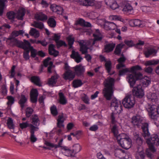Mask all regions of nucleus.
<instances>
[{
  "label": "nucleus",
  "mask_w": 159,
  "mask_h": 159,
  "mask_svg": "<svg viewBox=\"0 0 159 159\" xmlns=\"http://www.w3.org/2000/svg\"><path fill=\"white\" fill-rule=\"evenodd\" d=\"M148 127V123H144L142 124L141 128L143 130V136L147 139L146 142L149 146V148L146 151V155L148 157L152 159L154 156L153 153L156 151L154 145H159V138L157 135L153 134L150 138L147 139L150 135Z\"/></svg>",
  "instance_id": "f257e3e1"
},
{
  "label": "nucleus",
  "mask_w": 159,
  "mask_h": 159,
  "mask_svg": "<svg viewBox=\"0 0 159 159\" xmlns=\"http://www.w3.org/2000/svg\"><path fill=\"white\" fill-rule=\"evenodd\" d=\"M115 82V79L110 77H108L104 81L105 87L103 89L102 93L107 100H110L113 95Z\"/></svg>",
  "instance_id": "f03ea898"
},
{
  "label": "nucleus",
  "mask_w": 159,
  "mask_h": 159,
  "mask_svg": "<svg viewBox=\"0 0 159 159\" xmlns=\"http://www.w3.org/2000/svg\"><path fill=\"white\" fill-rule=\"evenodd\" d=\"M117 140L120 146L125 149L129 148L131 146L132 141L129 136L125 133L119 134Z\"/></svg>",
  "instance_id": "7ed1b4c3"
},
{
  "label": "nucleus",
  "mask_w": 159,
  "mask_h": 159,
  "mask_svg": "<svg viewBox=\"0 0 159 159\" xmlns=\"http://www.w3.org/2000/svg\"><path fill=\"white\" fill-rule=\"evenodd\" d=\"M122 103L125 108L130 109L134 107L135 104V100L133 96L127 95L123 99Z\"/></svg>",
  "instance_id": "20e7f679"
},
{
  "label": "nucleus",
  "mask_w": 159,
  "mask_h": 159,
  "mask_svg": "<svg viewBox=\"0 0 159 159\" xmlns=\"http://www.w3.org/2000/svg\"><path fill=\"white\" fill-rule=\"evenodd\" d=\"M143 75L142 74L139 72L135 74H128L127 79L130 85V86L133 88L136 83V80L142 79Z\"/></svg>",
  "instance_id": "39448f33"
},
{
  "label": "nucleus",
  "mask_w": 159,
  "mask_h": 159,
  "mask_svg": "<svg viewBox=\"0 0 159 159\" xmlns=\"http://www.w3.org/2000/svg\"><path fill=\"white\" fill-rule=\"evenodd\" d=\"M147 109L151 118L154 120H157L159 115V105L157 108L154 105H148Z\"/></svg>",
  "instance_id": "423d86ee"
},
{
  "label": "nucleus",
  "mask_w": 159,
  "mask_h": 159,
  "mask_svg": "<svg viewBox=\"0 0 159 159\" xmlns=\"http://www.w3.org/2000/svg\"><path fill=\"white\" fill-rule=\"evenodd\" d=\"M133 95L135 97L141 98L144 95V92L141 85H138L133 88L132 90Z\"/></svg>",
  "instance_id": "0eeeda50"
},
{
  "label": "nucleus",
  "mask_w": 159,
  "mask_h": 159,
  "mask_svg": "<svg viewBox=\"0 0 159 159\" xmlns=\"http://www.w3.org/2000/svg\"><path fill=\"white\" fill-rule=\"evenodd\" d=\"M74 73L75 76L78 77H84L85 71V69L84 66L82 64H79L73 67Z\"/></svg>",
  "instance_id": "6e6552de"
},
{
  "label": "nucleus",
  "mask_w": 159,
  "mask_h": 159,
  "mask_svg": "<svg viewBox=\"0 0 159 159\" xmlns=\"http://www.w3.org/2000/svg\"><path fill=\"white\" fill-rule=\"evenodd\" d=\"M111 107L114 108L115 111L117 113H120L122 110V107L120 102L116 99L112 100Z\"/></svg>",
  "instance_id": "1a4fd4ad"
},
{
  "label": "nucleus",
  "mask_w": 159,
  "mask_h": 159,
  "mask_svg": "<svg viewBox=\"0 0 159 159\" xmlns=\"http://www.w3.org/2000/svg\"><path fill=\"white\" fill-rule=\"evenodd\" d=\"M143 120V118L140 116H133L131 119V123L135 127L139 128Z\"/></svg>",
  "instance_id": "9d476101"
},
{
  "label": "nucleus",
  "mask_w": 159,
  "mask_h": 159,
  "mask_svg": "<svg viewBox=\"0 0 159 159\" xmlns=\"http://www.w3.org/2000/svg\"><path fill=\"white\" fill-rule=\"evenodd\" d=\"M93 36L94 37V38L92 44V45H94L96 41H101L103 37L98 29L96 30L95 33L93 34Z\"/></svg>",
  "instance_id": "9b49d317"
},
{
  "label": "nucleus",
  "mask_w": 159,
  "mask_h": 159,
  "mask_svg": "<svg viewBox=\"0 0 159 159\" xmlns=\"http://www.w3.org/2000/svg\"><path fill=\"white\" fill-rule=\"evenodd\" d=\"M75 77V75L72 70L65 71L63 74V79L66 80H68L69 81L73 80Z\"/></svg>",
  "instance_id": "f8f14e48"
},
{
  "label": "nucleus",
  "mask_w": 159,
  "mask_h": 159,
  "mask_svg": "<svg viewBox=\"0 0 159 159\" xmlns=\"http://www.w3.org/2000/svg\"><path fill=\"white\" fill-rule=\"evenodd\" d=\"M121 8H122V11L125 13L130 14L133 12V9L132 7L129 3L123 5Z\"/></svg>",
  "instance_id": "ddd939ff"
},
{
  "label": "nucleus",
  "mask_w": 159,
  "mask_h": 159,
  "mask_svg": "<svg viewBox=\"0 0 159 159\" xmlns=\"http://www.w3.org/2000/svg\"><path fill=\"white\" fill-rule=\"evenodd\" d=\"M24 33L23 30H20L19 31L14 30L12 32L11 34L9 37L7 39V41H11L14 40V39H16L15 37L18 36Z\"/></svg>",
  "instance_id": "4468645a"
},
{
  "label": "nucleus",
  "mask_w": 159,
  "mask_h": 159,
  "mask_svg": "<svg viewBox=\"0 0 159 159\" xmlns=\"http://www.w3.org/2000/svg\"><path fill=\"white\" fill-rule=\"evenodd\" d=\"M38 95V93L37 89H33L31 90L30 97L32 102L34 103L37 102Z\"/></svg>",
  "instance_id": "2eb2a0df"
},
{
  "label": "nucleus",
  "mask_w": 159,
  "mask_h": 159,
  "mask_svg": "<svg viewBox=\"0 0 159 159\" xmlns=\"http://www.w3.org/2000/svg\"><path fill=\"white\" fill-rule=\"evenodd\" d=\"M105 4L109 6L113 10H115L119 7L115 0H105Z\"/></svg>",
  "instance_id": "dca6fc26"
},
{
  "label": "nucleus",
  "mask_w": 159,
  "mask_h": 159,
  "mask_svg": "<svg viewBox=\"0 0 159 159\" xmlns=\"http://www.w3.org/2000/svg\"><path fill=\"white\" fill-rule=\"evenodd\" d=\"M70 57L75 59V61L77 63L80 62L82 59V58L80 56L78 52L72 50Z\"/></svg>",
  "instance_id": "f3484780"
},
{
  "label": "nucleus",
  "mask_w": 159,
  "mask_h": 159,
  "mask_svg": "<svg viewBox=\"0 0 159 159\" xmlns=\"http://www.w3.org/2000/svg\"><path fill=\"white\" fill-rule=\"evenodd\" d=\"M55 46L52 44L49 45L48 47V52L50 55L56 57L58 56L59 52L55 49Z\"/></svg>",
  "instance_id": "a211bd4d"
},
{
  "label": "nucleus",
  "mask_w": 159,
  "mask_h": 159,
  "mask_svg": "<svg viewBox=\"0 0 159 159\" xmlns=\"http://www.w3.org/2000/svg\"><path fill=\"white\" fill-rule=\"evenodd\" d=\"M55 75L52 76L51 78L49 79L48 81L49 85L51 86H53L57 81V80L59 76L57 74L56 71H55Z\"/></svg>",
  "instance_id": "6ab92c4d"
},
{
  "label": "nucleus",
  "mask_w": 159,
  "mask_h": 159,
  "mask_svg": "<svg viewBox=\"0 0 159 159\" xmlns=\"http://www.w3.org/2000/svg\"><path fill=\"white\" fill-rule=\"evenodd\" d=\"M157 53V51L152 48H149L144 51V54L146 57H148L151 55L155 56Z\"/></svg>",
  "instance_id": "aec40b11"
},
{
  "label": "nucleus",
  "mask_w": 159,
  "mask_h": 159,
  "mask_svg": "<svg viewBox=\"0 0 159 159\" xmlns=\"http://www.w3.org/2000/svg\"><path fill=\"white\" fill-rule=\"evenodd\" d=\"M147 97L152 102L156 103L158 101V96L155 93H149L147 95Z\"/></svg>",
  "instance_id": "412c9836"
},
{
  "label": "nucleus",
  "mask_w": 159,
  "mask_h": 159,
  "mask_svg": "<svg viewBox=\"0 0 159 159\" xmlns=\"http://www.w3.org/2000/svg\"><path fill=\"white\" fill-rule=\"evenodd\" d=\"M63 141V139H61L60 140L58 143V144L57 145L54 144L53 143H51L47 141H45L44 143L46 146L50 147L51 148H57L58 147H61L62 148H63V147H63L62 146Z\"/></svg>",
  "instance_id": "4be33fe9"
},
{
  "label": "nucleus",
  "mask_w": 159,
  "mask_h": 159,
  "mask_svg": "<svg viewBox=\"0 0 159 159\" xmlns=\"http://www.w3.org/2000/svg\"><path fill=\"white\" fill-rule=\"evenodd\" d=\"M115 155L116 157L122 159L125 158V153L124 151L121 149H117L115 151Z\"/></svg>",
  "instance_id": "5701e85b"
},
{
  "label": "nucleus",
  "mask_w": 159,
  "mask_h": 159,
  "mask_svg": "<svg viewBox=\"0 0 159 159\" xmlns=\"http://www.w3.org/2000/svg\"><path fill=\"white\" fill-rule=\"evenodd\" d=\"M104 27L107 30H113L116 27V25L113 22H107L104 25Z\"/></svg>",
  "instance_id": "b1692460"
},
{
  "label": "nucleus",
  "mask_w": 159,
  "mask_h": 159,
  "mask_svg": "<svg viewBox=\"0 0 159 159\" xmlns=\"http://www.w3.org/2000/svg\"><path fill=\"white\" fill-rule=\"evenodd\" d=\"M26 12L25 9L23 7L20 8L18 12L17 18L19 20H22Z\"/></svg>",
  "instance_id": "393cba45"
},
{
  "label": "nucleus",
  "mask_w": 159,
  "mask_h": 159,
  "mask_svg": "<svg viewBox=\"0 0 159 159\" xmlns=\"http://www.w3.org/2000/svg\"><path fill=\"white\" fill-rule=\"evenodd\" d=\"M10 41L13 42V44L15 45L19 48H22V49L27 48V47L24 46L25 45L24 43L18 40L17 39H14V40Z\"/></svg>",
  "instance_id": "a878e982"
},
{
  "label": "nucleus",
  "mask_w": 159,
  "mask_h": 159,
  "mask_svg": "<svg viewBox=\"0 0 159 159\" xmlns=\"http://www.w3.org/2000/svg\"><path fill=\"white\" fill-rule=\"evenodd\" d=\"M105 66L107 73H108L110 75H111L115 73V71H113L111 73L112 66L111 63L110 61H107L105 63Z\"/></svg>",
  "instance_id": "bb28decb"
},
{
  "label": "nucleus",
  "mask_w": 159,
  "mask_h": 159,
  "mask_svg": "<svg viewBox=\"0 0 159 159\" xmlns=\"http://www.w3.org/2000/svg\"><path fill=\"white\" fill-rule=\"evenodd\" d=\"M62 149L64 151H63V153H64V155L67 156L74 157L75 155L73 153V152L71 150L69 149L66 147H65L62 148Z\"/></svg>",
  "instance_id": "cd10ccee"
},
{
  "label": "nucleus",
  "mask_w": 159,
  "mask_h": 159,
  "mask_svg": "<svg viewBox=\"0 0 159 159\" xmlns=\"http://www.w3.org/2000/svg\"><path fill=\"white\" fill-rule=\"evenodd\" d=\"M27 99L25 95L21 94L20 98L19 101L18 103L20 104V107L22 109L25 106V104L27 101Z\"/></svg>",
  "instance_id": "c85d7f7f"
},
{
  "label": "nucleus",
  "mask_w": 159,
  "mask_h": 159,
  "mask_svg": "<svg viewBox=\"0 0 159 159\" xmlns=\"http://www.w3.org/2000/svg\"><path fill=\"white\" fill-rule=\"evenodd\" d=\"M115 46V44L112 43L106 44L105 46L104 52H109L112 51Z\"/></svg>",
  "instance_id": "c756f323"
},
{
  "label": "nucleus",
  "mask_w": 159,
  "mask_h": 159,
  "mask_svg": "<svg viewBox=\"0 0 159 159\" xmlns=\"http://www.w3.org/2000/svg\"><path fill=\"white\" fill-rule=\"evenodd\" d=\"M124 45V44H119L117 45L114 51V53L116 55H120L121 52V49Z\"/></svg>",
  "instance_id": "7c9ffc66"
},
{
  "label": "nucleus",
  "mask_w": 159,
  "mask_h": 159,
  "mask_svg": "<svg viewBox=\"0 0 159 159\" xmlns=\"http://www.w3.org/2000/svg\"><path fill=\"white\" fill-rule=\"evenodd\" d=\"M94 2L95 0H82L81 4L86 6H92L94 5Z\"/></svg>",
  "instance_id": "2f4dec72"
},
{
  "label": "nucleus",
  "mask_w": 159,
  "mask_h": 159,
  "mask_svg": "<svg viewBox=\"0 0 159 159\" xmlns=\"http://www.w3.org/2000/svg\"><path fill=\"white\" fill-rule=\"evenodd\" d=\"M129 69L130 70V72L132 73L133 74L138 73L139 72H136L137 71L142 70L141 67L140 66L138 65L133 66L129 68Z\"/></svg>",
  "instance_id": "473e14b6"
},
{
  "label": "nucleus",
  "mask_w": 159,
  "mask_h": 159,
  "mask_svg": "<svg viewBox=\"0 0 159 159\" xmlns=\"http://www.w3.org/2000/svg\"><path fill=\"white\" fill-rule=\"evenodd\" d=\"M83 84L81 80L80 79L75 80L72 82L73 87L74 88H77L80 87Z\"/></svg>",
  "instance_id": "72a5a7b5"
},
{
  "label": "nucleus",
  "mask_w": 159,
  "mask_h": 159,
  "mask_svg": "<svg viewBox=\"0 0 159 159\" xmlns=\"http://www.w3.org/2000/svg\"><path fill=\"white\" fill-rule=\"evenodd\" d=\"M49 5L48 0H40V7L46 11Z\"/></svg>",
  "instance_id": "f704fd0d"
},
{
  "label": "nucleus",
  "mask_w": 159,
  "mask_h": 159,
  "mask_svg": "<svg viewBox=\"0 0 159 159\" xmlns=\"http://www.w3.org/2000/svg\"><path fill=\"white\" fill-rule=\"evenodd\" d=\"M30 120L32 125L36 126L38 125L39 119L38 116L36 115H32L31 118Z\"/></svg>",
  "instance_id": "c9c22d12"
},
{
  "label": "nucleus",
  "mask_w": 159,
  "mask_h": 159,
  "mask_svg": "<svg viewBox=\"0 0 159 159\" xmlns=\"http://www.w3.org/2000/svg\"><path fill=\"white\" fill-rule=\"evenodd\" d=\"M13 120L11 117H9L7 120V124L8 128L10 129H14L15 128Z\"/></svg>",
  "instance_id": "e433bc0d"
},
{
  "label": "nucleus",
  "mask_w": 159,
  "mask_h": 159,
  "mask_svg": "<svg viewBox=\"0 0 159 159\" xmlns=\"http://www.w3.org/2000/svg\"><path fill=\"white\" fill-rule=\"evenodd\" d=\"M81 149V146L80 144H75L73 146L72 151L75 155L77 153L79 152Z\"/></svg>",
  "instance_id": "4c0bfd02"
},
{
  "label": "nucleus",
  "mask_w": 159,
  "mask_h": 159,
  "mask_svg": "<svg viewBox=\"0 0 159 159\" xmlns=\"http://www.w3.org/2000/svg\"><path fill=\"white\" fill-rule=\"evenodd\" d=\"M31 81L34 84L40 86V78L36 76H33L30 79Z\"/></svg>",
  "instance_id": "58836bf2"
},
{
  "label": "nucleus",
  "mask_w": 159,
  "mask_h": 159,
  "mask_svg": "<svg viewBox=\"0 0 159 159\" xmlns=\"http://www.w3.org/2000/svg\"><path fill=\"white\" fill-rule=\"evenodd\" d=\"M48 25L52 28H54L56 25V22L55 20L52 18H50L48 21Z\"/></svg>",
  "instance_id": "ea45409f"
},
{
  "label": "nucleus",
  "mask_w": 159,
  "mask_h": 159,
  "mask_svg": "<svg viewBox=\"0 0 159 159\" xmlns=\"http://www.w3.org/2000/svg\"><path fill=\"white\" fill-rule=\"evenodd\" d=\"M59 95L60 103L63 105L65 104L67 102V101L63 94L62 93H60Z\"/></svg>",
  "instance_id": "a19ab883"
},
{
  "label": "nucleus",
  "mask_w": 159,
  "mask_h": 159,
  "mask_svg": "<svg viewBox=\"0 0 159 159\" xmlns=\"http://www.w3.org/2000/svg\"><path fill=\"white\" fill-rule=\"evenodd\" d=\"M7 98L8 100V101L7 102V105L8 107H10L14 103L15 101V98L11 96H7Z\"/></svg>",
  "instance_id": "79ce46f5"
},
{
  "label": "nucleus",
  "mask_w": 159,
  "mask_h": 159,
  "mask_svg": "<svg viewBox=\"0 0 159 159\" xmlns=\"http://www.w3.org/2000/svg\"><path fill=\"white\" fill-rule=\"evenodd\" d=\"M29 34L31 36H34L35 38L38 37L39 36L38 31L35 29L32 28H31Z\"/></svg>",
  "instance_id": "37998d69"
},
{
  "label": "nucleus",
  "mask_w": 159,
  "mask_h": 159,
  "mask_svg": "<svg viewBox=\"0 0 159 159\" xmlns=\"http://www.w3.org/2000/svg\"><path fill=\"white\" fill-rule=\"evenodd\" d=\"M67 40L69 46V48L70 49L72 47V45L75 41V39L72 37L71 36H69L67 38Z\"/></svg>",
  "instance_id": "c03bdc74"
},
{
  "label": "nucleus",
  "mask_w": 159,
  "mask_h": 159,
  "mask_svg": "<svg viewBox=\"0 0 159 159\" xmlns=\"http://www.w3.org/2000/svg\"><path fill=\"white\" fill-rule=\"evenodd\" d=\"M159 62V61L158 60H149L146 61L144 63V65L146 66L154 65L158 64Z\"/></svg>",
  "instance_id": "a18cd8bd"
},
{
  "label": "nucleus",
  "mask_w": 159,
  "mask_h": 159,
  "mask_svg": "<svg viewBox=\"0 0 159 159\" xmlns=\"http://www.w3.org/2000/svg\"><path fill=\"white\" fill-rule=\"evenodd\" d=\"M111 132L113 134L114 136L116 137L117 139V137L118 135V128L116 125H114L111 129Z\"/></svg>",
  "instance_id": "49530a36"
},
{
  "label": "nucleus",
  "mask_w": 159,
  "mask_h": 159,
  "mask_svg": "<svg viewBox=\"0 0 159 159\" xmlns=\"http://www.w3.org/2000/svg\"><path fill=\"white\" fill-rule=\"evenodd\" d=\"M7 0H0V14L2 15L5 6V3Z\"/></svg>",
  "instance_id": "de8ad7c7"
},
{
  "label": "nucleus",
  "mask_w": 159,
  "mask_h": 159,
  "mask_svg": "<svg viewBox=\"0 0 159 159\" xmlns=\"http://www.w3.org/2000/svg\"><path fill=\"white\" fill-rule=\"evenodd\" d=\"M7 16L9 19L13 20L15 17V13L13 11H10L7 12Z\"/></svg>",
  "instance_id": "09e8293b"
},
{
  "label": "nucleus",
  "mask_w": 159,
  "mask_h": 159,
  "mask_svg": "<svg viewBox=\"0 0 159 159\" xmlns=\"http://www.w3.org/2000/svg\"><path fill=\"white\" fill-rule=\"evenodd\" d=\"M56 43L57 47V48H59L62 46H64L65 47L67 46L66 42L62 40H59L57 42H56Z\"/></svg>",
  "instance_id": "8fccbe9b"
},
{
  "label": "nucleus",
  "mask_w": 159,
  "mask_h": 159,
  "mask_svg": "<svg viewBox=\"0 0 159 159\" xmlns=\"http://www.w3.org/2000/svg\"><path fill=\"white\" fill-rule=\"evenodd\" d=\"M50 111L51 114L54 116H56L58 114V111L55 105H53L50 107Z\"/></svg>",
  "instance_id": "3c124183"
},
{
  "label": "nucleus",
  "mask_w": 159,
  "mask_h": 159,
  "mask_svg": "<svg viewBox=\"0 0 159 159\" xmlns=\"http://www.w3.org/2000/svg\"><path fill=\"white\" fill-rule=\"evenodd\" d=\"M151 83V79L147 76L145 77L144 78L143 83V85L145 87L148 86Z\"/></svg>",
  "instance_id": "603ef678"
},
{
  "label": "nucleus",
  "mask_w": 159,
  "mask_h": 159,
  "mask_svg": "<svg viewBox=\"0 0 159 159\" xmlns=\"http://www.w3.org/2000/svg\"><path fill=\"white\" fill-rule=\"evenodd\" d=\"M131 23L134 25V26L140 27L142 25L141 21L139 19H135L131 21Z\"/></svg>",
  "instance_id": "864d4df0"
},
{
  "label": "nucleus",
  "mask_w": 159,
  "mask_h": 159,
  "mask_svg": "<svg viewBox=\"0 0 159 159\" xmlns=\"http://www.w3.org/2000/svg\"><path fill=\"white\" fill-rule=\"evenodd\" d=\"M30 132V134H34L35 131H37L39 128L34 126L32 124H30L29 125Z\"/></svg>",
  "instance_id": "5fc2aeb1"
},
{
  "label": "nucleus",
  "mask_w": 159,
  "mask_h": 159,
  "mask_svg": "<svg viewBox=\"0 0 159 159\" xmlns=\"http://www.w3.org/2000/svg\"><path fill=\"white\" fill-rule=\"evenodd\" d=\"M128 72H130L129 68H125L119 70V75L120 76L123 75Z\"/></svg>",
  "instance_id": "6e6d98bb"
},
{
  "label": "nucleus",
  "mask_w": 159,
  "mask_h": 159,
  "mask_svg": "<svg viewBox=\"0 0 159 159\" xmlns=\"http://www.w3.org/2000/svg\"><path fill=\"white\" fill-rule=\"evenodd\" d=\"M33 110L30 107H27L25 111L26 116L27 117H30L31 115Z\"/></svg>",
  "instance_id": "4d7b16f0"
},
{
  "label": "nucleus",
  "mask_w": 159,
  "mask_h": 159,
  "mask_svg": "<svg viewBox=\"0 0 159 159\" xmlns=\"http://www.w3.org/2000/svg\"><path fill=\"white\" fill-rule=\"evenodd\" d=\"M30 124L28 123L27 122H23L19 124V126L22 129H23L28 127H29Z\"/></svg>",
  "instance_id": "13d9d810"
},
{
  "label": "nucleus",
  "mask_w": 159,
  "mask_h": 159,
  "mask_svg": "<svg viewBox=\"0 0 159 159\" xmlns=\"http://www.w3.org/2000/svg\"><path fill=\"white\" fill-rule=\"evenodd\" d=\"M88 48L85 45L80 47V51L82 54H86L88 53Z\"/></svg>",
  "instance_id": "bf43d9fd"
},
{
  "label": "nucleus",
  "mask_w": 159,
  "mask_h": 159,
  "mask_svg": "<svg viewBox=\"0 0 159 159\" xmlns=\"http://www.w3.org/2000/svg\"><path fill=\"white\" fill-rule=\"evenodd\" d=\"M16 66L15 65H13L11 68V71L10 72V78H12L14 77L15 73V68Z\"/></svg>",
  "instance_id": "052dcab7"
},
{
  "label": "nucleus",
  "mask_w": 159,
  "mask_h": 159,
  "mask_svg": "<svg viewBox=\"0 0 159 159\" xmlns=\"http://www.w3.org/2000/svg\"><path fill=\"white\" fill-rule=\"evenodd\" d=\"M82 99L84 102L86 104H89V99L88 97L85 94H83L82 95Z\"/></svg>",
  "instance_id": "680f3d73"
},
{
  "label": "nucleus",
  "mask_w": 159,
  "mask_h": 159,
  "mask_svg": "<svg viewBox=\"0 0 159 159\" xmlns=\"http://www.w3.org/2000/svg\"><path fill=\"white\" fill-rule=\"evenodd\" d=\"M25 50V51L23 53V57L26 60H27L30 58L29 55V51L28 49Z\"/></svg>",
  "instance_id": "e2e57ef3"
},
{
  "label": "nucleus",
  "mask_w": 159,
  "mask_h": 159,
  "mask_svg": "<svg viewBox=\"0 0 159 159\" xmlns=\"http://www.w3.org/2000/svg\"><path fill=\"white\" fill-rule=\"evenodd\" d=\"M52 38V40H54L56 43V42H57L60 40L61 38V36L58 34H54Z\"/></svg>",
  "instance_id": "0e129e2a"
},
{
  "label": "nucleus",
  "mask_w": 159,
  "mask_h": 159,
  "mask_svg": "<svg viewBox=\"0 0 159 159\" xmlns=\"http://www.w3.org/2000/svg\"><path fill=\"white\" fill-rule=\"evenodd\" d=\"M153 68L151 66H148V67H146L144 69V71L148 74H151L152 73L153 71Z\"/></svg>",
  "instance_id": "69168bd1"
},
{
  "label": "nucleus",
  "mask_w": 159,
  "mask_h": 159,
  "mask_svg": "<svg viewBox=\"0 0 159 159\" xmlns=\"http://www.w3.org/2000/svg\"><path fill=\"white\" fill-rule=\"evenodd\" d=\"M47 16L42 12H40V21H45L48 19Z\"/></svg>",
  "instance_id": "338daca9"
},
{
  "label": "nucleus",
  "mask_w": 159,
  "mask_h": 159,
  "mask_svg": "<svg viewBox=\"0 0 159 159\" xmlns=\"http://www.w3.org/2000/svg\"><path fill=\"white\" fill-rule=\"evenodd\" d=\"M125 43L129 47H131L134 45V44L132 40H125L124 41Z\"/></svg>",
  "instance_id": "774afa93"
}]
</instances>
